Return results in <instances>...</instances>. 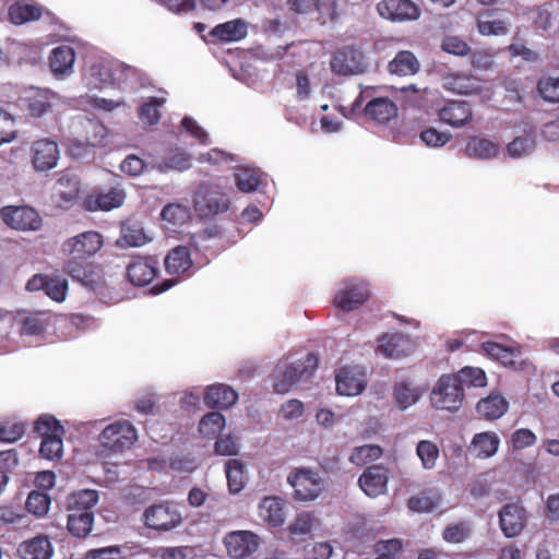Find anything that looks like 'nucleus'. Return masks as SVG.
Masks as SVG:
<instances>
[{
	"label": "nucleus",
	"instance_id": "36",
	"mask_svg": "<svg viewBox=\"0 0 559 559\" xmlns=\"http://www.w3.org/2000/svg\"><path fill=\"white\" fill-rule=\"evenodd\" d=\"M75 52L69 46H59L51 51L49 66L55 74H64L72 69Z\"/></svg>",
	"mask_w": 559,
	"mask_h": 559
},
{
	"label": "nucleus",
	"instance_id": "20",
	"mask_svg": "<svg viewBox=\"0 0 559 559\" xmlns=\"http://www.w3.org/2000/svg\"><path fill=\"white\" fill-rule=\"evenodd\" d=\"M441 122L452 128H462L473 120V109L464 100H448L438 112Z\"/></svg>",
	"mask_w": 559,
	"mask_h": 559
},
{
	"label": "nucleus",
	"instance_id": "27",
	"mask_svg": "<svg viewBox=\"0 0 559 559\" xmlns=\"http://www.w3.org/2000/svg\"><path fill=\"white\" fill-rule=\"evenodd\" d=\"M336 391L341 395L354 396L358 395L365 389V383L360 377L356 376L348 367L337 370L335 376Z\"/></svg>",
	"mask_w": 559,
	"mask_h": 559
},
{
	"label": "nucleus",
	"instance_id": "21",
	"mask_svg": "<svg viewBox=\"0 0 559 559\" xmlns=\"http://www.w3.org/2000/svg\"><path fill=\"white\" fill-rule=\"evenodd\" d=\"M157 261L152 257H139L127 265L128 281L134 286H146L157 275Z\"/></svg>",
	"mask_w": 559,
	"mask_h": 559
},
{
	"label": "nucleus",
	"instance_id": "12",
	"mask_svg": "<svg viewBox=\"0 0 559 559\" xmlns=\"http://www.w3.org/2000/svg\"><path fill=\"white\" fill-rule=\"evenodd\" d=\"M229 557L242 559L251 556L259 547V536L250 531H235L224 537Z\"/></svg>",
	"mask_w": 559,
	"mask_h": 559
},
{
	"label": "nucleus",
	"instance_id": "22",
	"mask_svg": "<svg viewBox=\"0 0 559 559\" xmlns=\"http://www.w3.org/2000/svg\"><path fill=\"white\" fill-rule=\"evenodd\" d=\"M397 111V106L389 97H376L369 100L364 108L367 118L381 124L395 118Z\"/></svg>",
	"mask_w": 559,
	"mask_h": 559
},
{
	"label": "nucleus",
	"instance_id": "41",
	"mask_svg": "<svg viewBox=\"0 0 559 559\" xmlns=\"http://www.w3.org/2000/svg\"><path fill=\"white\" fill-rule=\"evenodd\" d=\"M228 489L238 493L245 486V465L239 460H228L225 464Z\"/></svg>",
	"mask_w": 559,
	"mask_h": 559
},
{
	"label": "nucleus",
	"instance_id": "2",
	"mask_svg": "<svg viewBox=\"0 0 559 559\" xmlns=\"http://www.w3.org/2000/svg\"><path fill=\"white\" fill-rule=\"evenodd\" d=\"M34 432L41 438L39 453L47 460H60L63 454L64 428L50 415L40 416L34 425Z\"/></svg>",
	"mask_w": 559,
	"mask_h": 559
},
{
	"label": "nucleus",
	"instance_id": "24",
	"mask_svg": "<svg viewBox=\"0 0 559 559\" xmlns=\"http://www.w3.org/2000/svg\"><path fill=\"white\" fill-rule=\"evenodd\" d=\"M17 551L22 559H50L53 548L45 535H37L20 544Z\"/></svg>",
	"mask_w": 559,
	"mask_h": 559
},
{
	"label": "nucleus",
	"instance_id": "48",
	"mask_svg": "<svg viewBox=\"0 0 559 559\" xmlns=\"http://www.w3.org/2000/svg\"><path fill=\"white\" fill-rule=\"evenodd\" d=\"M449 84L450 88L459 94L473 95L480 91L479 81L474 76L455 75Z\"/></svg>",
	"mask_w": 559,
	"mask_h": 559
},
{
	"label": "nucleus",
	"instance_id": "10",
	"mask_svg": "<svg viewBox=\"0 0 559 559\" xmlns=\"http://www.w3.org/2000/svg\"><path fill=\"white\" fill-rule=\"evenodd\" d=\"M294 488V496L299 501L314 500L322 491L320 476L310 469H296L288 478Z\"/></svg>",
	"mask_w": 559,
	"mask_h": 559
},
{
	"label": "nucleus",
	"instance_id": "45",
	"mask_svg": "<svg viewBox=\"0 0 559 559\" xmlns=\"http://www.w3.org/2000/svg\"><path fill=\"white\" fill-rule=\"evenodd\" d=\"M383 454V450L377 444H365L356 447L350 453L349 461L358 466L366 465L380 459Z\"/></svg>",
	"mask_w": 559,
	"mask_h": 559
},
{
	"label": "nucleus",
	"instance_id": "46",
	"mask_svg": "<svg viewBox=\"0 0 559 559\" xmlns=\"http://www.w3.org/2000/svg\"><path fill=\"white\" fill-rule=\"evenodd\" d=\"M416 453L421 461L424 468L431 469L436 466L439 457V448L429 440H421L416 447Z\"/></svg>",
	"mask_w": 559,
	"mask_h": 559
},
{
	"label": "nucleus",
	"instance_id": "16",
	"mask_svg": "<svg viewBox=\"0 0 559 559\" xmlns=\"http://www.w3.org/2000/svg\"><path fill=\"white\" fill-rule=\"evenodd\" d=\"M32 165L37 171H47L57 166L59 148L56 141L40 139L32 144Z\"/></svg>",
	"mask_w": 559,
	"mask_h": 559
},
{
	"label": "nucleus",
	"instance_id": "44",
	"mask_svg": "<svg viewBox=\"0 0 559 559\" xmlns=\"http://www.w3.org/2000/svg\"><path fill=\"white\" fill-rule=\"evenodd\" d=\"M420 396L421 391L418 388L412 386L407 382H400L394 388L396 405L402 409L414 405Z\"/></svg>",
	"mask_w": 559,
	"mask_h": 559
},
{
	"label": "nucleus",
	"instance_id": "8",
	"mask_svg": "<svg viewBox=\"0 0 559 559\" xmlns=\"http://www.w3.org/2000/svg\"><path fill=\"white\" fill-rule=\"evenodd\" d=\"M136 439L135 428L127 420L108 425L99 435L102 445L114 452H122L126 449H130Z\"/></svg>",
	"mask_w": 559,
	"mask_h": 559
},
{
	"label": "nucleus",
	"instance_id": "38",
	"mask_svg": "<svg viewBox=\"0 0 559 559\" xmlns=\"http://www.w3.org/2000/svg\"><path fill=\"white\" fill-rule=\"evenodd\" d=\"M456 383L464 391L465 388H481L487 383L486 373L483 369L476 367H464L456 374H452Z\"/></svg>",
	"mask_w": 559,
	"mask_h": 559
},
{
	"label": "nucleus",
	"instance_id": "42",
	"mask_svg": "<svg viewBox=\"0 0 559 559\" xmlns=\"http://www.w3.org/2000/svg\"><path fill=\"white\" fill-rule=\"evenodd\" d=\"M481 349L490 358L501 362L503 366H513L515 350L511 347L503 346L497 342L481 343Z\"/></svg>",
	"mask_w": 559,
	"mask_h": 559
},
{
	"label": "nucleus",
	"instance_id": "3",
	"mask_svg": "<svg viewBox=\"0 0 559 559\" xmlns=\"http://www.w3.org/2000/svg\"><path fill=\"white\" fill-rule=\"evenodd\" d=\"M230 201L217 186L201 185L194 192L193 209L201 218H212L229 209Z\"/></svg>",
	"mask_w": 559,
	"mask_h": 559
},
{
	"label": "nucleus",
	"instance_id": "14",
	"mask_svg": "<svg viewBox=\"0 0 559 559\" xmlns=\"http://www.w3.org/2000/svg\"><path fill=\"white\" fill-rule=\"evenodd\" d=\"M377 341V352L390 359L405 357L414 349V344L411 337L399 332L384 333L379 336Z\"/></svg>",
	"mask_w": 559,
	"mask_h": 559
},
{
	"label": "nucleus",
	"instance_id": "50",
	"mask_svg": "<svg viewBox=\"0 0 559 559\" xmlns=\"http://www.w3.org/2000/svg\"><path fill=\"white\" fill-rule=\"evenodd\" d=\"M535 148V139L531 134L516 136L508 145V153L512 157H522Z\"/></svg>",
	"mask_w": 559,
	"mask_h": 559
},
{
	"label": "nucleus",
	"instance_id": "60",
	"mask_svg": "<svg viewBox=\"0 0 559 559\" xmlns=\"http://www.w3.org/2000/svg\"><path fill=\"white\" fill-rule=\"evenodd\" d=\"M420 140L430 147H441L451 140L449 132H441L435 128H427L419 134Z\"/></svg>",
	"mask_w": 559,
	"mask_h": 559
},
{
	"label": "nucleus",
	"instance_id": "51",
	"mask_svg": "<svg viewBox=\"0 0 559 559\" xmlns=\"http://www.w3.org/2000/svg\"><path fill=\"white\" fill-rule=\"evenodd\" d=\"M50 498L39 491H32L26 499V509L35 515H44L48 512Z\"/></svg>",
	"mask_w": 559,
	"mask_h": 559
},
{
	"label": "nucleus",
	"instance_id": "53",
	"mask_svg": "<svg viewBox=\"0 0 559 559\" xmlns=\"http://www.w3.org/2000/svg\"><path fill=\"white\" fill-rule=\"evenodd\" d=\"M191 167V157L183 152H174L166 156L160 163L162 169H173L178 171L187 170Z\"/></svg>",
	"mask_w": 559,
	"mask_h": 559
},
{
	"label": "nucleus",
	"instance_id": "30",
	"mask_svg": "<svg viewBox=\"0 0 559 559\" xmlns=\"http://www.w3.org/2000/svg\"><path fill=\"white\" fill-rule=\"evenodd\" d=\"M259 515L274 527L282 526L285 521L283 502L276 497H265L259 504Z\"/></svg>",
	"mask_w": 559,
	"mask_h": 559
},
{
	"label": "nucleus",
	"instance_id": "6",
	"mask_svg": "<svg viewBox=\"0 0 559 559\" xmlns=\"http://www.w3.org/2000/svg\"><path fill=\"white\" fill-rule=\"evenodd\" d=\"M143 523L147 528L168 532L182 522V516L177 507L170 502H160L150 506L142 515Z\"/></svg>",
	"mask_w": 559,
	"mask_h": 559
},
{
	"label": "nucleus",
	"instance_id": "58",
	"mask_svg": "<svg viewBox=\"0 0 559 559\" xmlns=\"http://www.w3.org/2000/svg\"><path fill=\"white\" fill-rule=\"evenodd\" d=\"M314 8L319 13L322 24L333 22L337 19V0H314Z\"/></svg>",
	"mask_w": 559,
	"mask_h": 559
},
{
	"label": "nucleus",
	"instance_id": "56",
	"mask_svg": "<svg viewBox=\"0 0 559 559\" xmlns=\"http://www.w3.org/2000/svg\"><path fill=\"white\" fill-rule=\"evenodd\" d=\"M313 524L314 518L308 512H302L297 515L287 530L292 536L307 535L311 533Z\"/></svg>",
	"mask_w": 559,
	"mask_h": 559
},
{
	"label": "nucleus",
	"instance_id": "35",
	"mask_svg": "<svg viewBox=\"0 0 559 559\" xmlns=\"http://www.w3.org/2000/svg\"><path fill=\"white\" fill-rule=\"evenodd\" d=\"M98 501V492L93 489H83L72 492L67 498V508L70 513L92 511Z\"/></svg>",
	"mask_w": 559,
	"mask_h": 559
},
{
	"label": "nucleus",
	"instance_id": "43",
	"mask_svg": "<svg viewBox=\"0 0 559 559\" xmlns=\"http://www.w3.org/2000/svg\"><path fill=\"white\" fill-rule=\"evenodd\" d=\"M225 427V417L218 412L204 415L199 424V432L209 439L218 436Z\"/></svg>",
	"mask_w": 559,
	"mask_h": 559
},
{
	"label": "nucleus",
	"instance_id": "49",
	"mask_svg": "<svg viewBox=\"0 0 559 559\" xmlns=\"http://www.w3.org/2000/svg\"><path fill=\"white\" fill-rule=\"evenodd\" d=\"M47 322L43 319V313H31L21 320V335H39L45 331Z\"/></svg>",
	"mask_w": 559,
	"mask_h": 559
},
{
	"label": "nucleus",
	"instance_id": "64",
	"mask_svg": "<svg viewBox=\"0 0 559 559\" xmlns=\"http://www.w3.org/2000/svg\"><path fill=\"white\" fill-rule=\"evenodd\" d=\"M85 559H123L121 547L109 546L88 550Z\"/></svg>",
	"mask_w": 559,
	"mask_h": 559
},
{
	"label": "nucleus",
	"instance_id": "62",
	"mask_svg": "<svg viewBox=\"0 0 559 559\" xmlns=\"http://www.w3.org/2000/svg\"><path fill=\"white\" fill-rule=\"evenodd\" d=\"M67 288L68 284L66 281L48 277L44 292L52 300L60 302L66 298Z\"/></svg>",
	"mask_w": 559,
	"mask_h": 559
},
{
	"label": "nucleus",
	"instance_id": "37",
	"mask_svg": "<svg viewBox=\"0 0 559 559\" xmlns=\"http://www.w3.org/2000/svg\"><path fill=\"white\" fill-rule=\"evenodd\" d=\"M94 513L84 511L81 513H70L68 516L67 528L75 537H86L93 527Z\"/></svg>",
	"mask_w": 559,
	"mask_h": 559
},
{
	"label": "nucleus",
	"instance_id": "25",
	"mask_svg": "<svg viewBox=\"0 0 559 559\" xmlns=\"http://www.w3.org/2000/svg\"><path fill=\"white\" fill-rule=\"evenodd\" d=\"M164 263L166 272L171 275H186L193 265L190 250L186 246L173 248L165 257Z\"/></svg>",
	"mask_w": 559,
	"mask_h": 559
},
{
	"label": "nucleus",
	"instance_id": "57",
	"mask_svg": "<svg viewBox=\"0 0 559 559\" xmlns=\"http://www.w3.org/2000/svg\"><path fill=\"white\" fill-rule=\"evenodd\" d=\"M441 48L443 51L459 57L467 56L471 52L468 44L459 36H445L442 39Z\"/></svg>",
	"mask_w": 559,
	"mask_h": 559
},
{
	"label": "nucleus",
	"instance_id": "23",
	"mask_svg": "<svg viewBox=\"0 0 559 559\" xmlns=\"http://www.w3.org/2000/svg\"><path fill=\"white\" fill-rule=\"evenodd\" d=\"M238 400L237 392L226 384H214L206 389L204 394V403L211 408L227 409Z\"/></svg>",
	"mask_w": 559,
	"mask_h": 559
},
{
	"label": "nucleus",
	"instance_id": "34",
	"mask_svg": "<svg viewBox=\"0 0 559 559\" xmlns=\"http://www.w3.org/2000/svg\"><path fill=\"white\" fill-rule=\"evenodd\" d=\"M499 146L486 138L472 136L467 141L465 153L468 157L490 159L497 156Z\"/></svg>",
	"mask_w": 559,
	"mask_h": 559
},
{
	"label": "nucleus",
	"instance_id": "18",
	"mask_svg": "<svg viewBox=\"0 0 559 559\" xmlns=\"http://www.w3.org/2000/svg\"><path fill=\"white\" fill-rule=\"evenodd\" d=\"M526 521V511L518 503H508L499 511L500 528L509 538L519 536L524 530Z\"/></svg>",
	"mask_w": 559,
	"mask_h": 559
},
{
	"label": "nucleus",
	"instance_id": "32",
	"mask_svg": "<svg viewBox=\"0 0 559 559\" xmlns=\"http://www.w3.org/2000/svg\"><path fill=\"white\" fill-rule=\"evenodd\" d=\"M211 35L224 43L238 41L247 36V26L243 21L237 19L216 25Z\"/></svg>",
	"mask_w": 559,
	"mask_h": 559
},
{
	"label": "nucleus",
	"instance_id": "1",
	"mask_svg": "<svg viewBox=\"0 0 559 559\" xmlns=\"http://www.w3.org/2000/svg\"><path fill=\"white\" fill-rule=\"evenodd\" d=\"M104 238L98 231L87 230L67 239L61 247L68 257L63 272L82 285L94 289L99 283L97 266L88 261L103 247Z\"/></svg>",
	"mask_w": 559,
	"mask_h": 559
},
{
	"label": "nucleus",
	"instance_id": "7",
	"mask_svg": "<svg viewBox=\"0 0 559 559\" xmlns=\"http://www.w3.org/2000/svg\"><path fill=\"white\" fill-rule=\"evenodd\" d=\"M370 298L369 285L365 281L347 280L333 298L335 308L342 311H353L361 307Z\"/></svg>",
	"mask_w": 559,
	"mask_h": 559
},
{
	"label": "nucleus",
	"instance_id": "47",
	"mask_svg": "<svg viewBox=\"0 0 559 559\" xmlns=\"http://www.w3.org/2000/svg\"><path fill=\"white\" fill-rule=\"evenodd\" d=\"M471 532L472 528L467 522H456L445 526L442 537L448 543L460 544L469 537Z\"/></svg>",
	"mask_w": 559,
	"mask_h": 559
},
{
	"label": "nucleus",
	"instance_id": "11",
	"mask_svg": "<svg viewBox=\"0 0 559 559\" xmlns=\"http://www.w3.org/2000/svg\"><path fill=\"white\" fill-rule=\"evenodd\" d=\"M81 190L78 176L70 170L59 173L52 188V200L62 209H69L76 201Z\"/></svg>",
	"mask_w": 559,
	"mask_h": 559
},
{
	"label": "nucleus",
	"instance_id": "9",
	"mask_svg": "<svg viewBox=\"0 0 559 559\" xmlns=\"http://www.w3.org/2000/svg\"><path fill=\"white\" fill-rule=\"evenodd\" d=\"M0 217L16 230H38L43 224L40 215L31 206H4L0 210Z\"/></svg>",
	"mask_w": 559,
	"mask_h": 559
},
{
	"label": "nucleus",
	"instance_id": "5",
	"mask_svg": "<svg viewBox=\"0 0 559 559\" xmlns=\"http://www.w3.org/2000/svg\"><path fill=\"white\" fill-rule=\"evenodd\" d=\"M431 403L437 409L457 412L463 403L464 391L451 374L442 376L431 392Z\"/></svg>",
	"mask_w": 559,
	"mask_h": 559
},
{
	"label": "nucleus",
	"instance_id": "39",
	"mask_svg": "<svg viewBox=\"0 0 559 559\" xmlns=\"http://www.w3.org/2000/svg\"><path fill=\"white\" fill-rule=\"evenodd\" d=\"M238 190L245 193L255 191L262 182V174L255 168H239L235 174Z\"/></svg>",
	"mask_w": 559,
	"mask_h": 559
},
{
	"label": "nucleus",
	"instance_id": "61",
	"mask_svg": "<svg viewBox=\"0 0 559 559\" xmlns=\"http://www.w3.org/2000/svg\"><path fill=\"white\" fill-rule=\"evenodd\" d=\"M477 29L483 36L490 35H504L509 32V27L504 21L496 20V21H483L479 20L477 22Z\"/></svg>",
	"mask_w": 559,
	"mask_h": 559
},
{
	"label": "nucleus",
	"instance_id": "13",
	"mask_svg": "<svg viewBox=\"0 0 559 559\" xmlns=\"http://www.w3.org/2000/svg\"><path fill=\"white\" fill-rule=\"evenodd\" d=\"M124 191L121 188L112 187L107 192L93 191L88 193L83 199L82 206L88 212H108L121 206L124 202Z\"/></svg>",
	"mask_w": 559,
	"mask_h": 559
},
{
	"label": "nucleus",
	"instance_id": "63",
	"mask_svg": "<svg viewBox=\"0 0 559 559\" xmlns=\"http://www.w3.org/2000/svg\"><path fill=\"white\" fill-rule=\"evenodd\" d=\"M536 442V436L530 429L521 428L515 430L511 437V443L514 450H522L533 445Z\"/></svg>",
	"mask_w": 559,
	"mask_h": 559
},
{
	"label": "nucleus",
	"instance_id": "55",
	"mask_svg": "<svg viewBox=\"0 0 559 559\" xmlns=\"http://www.w3.org/2000/svg\"><path fill=\"white\" fill-rule=\"evenodd\" d=\"M15 121L13 116L3 108H0V145L15 139Z\"/></svg>",
	"mask_w": 559,
	"mask_h": 559
},
{
	"label": "nucleus",
	"instance_id": "28",
	"mask_svg": "<svg viewBox=\"0 0 559 559\" xmlns=\"http://www.w3.org/2000/svg\"><path fill=\"white\" fill-rule=\"evenodd\" d=\"M500 444V439L497 433L486 431L476 433L473 437L469 451L477 457L487 459L496 454Z\"/></svg>",
	"mask_w": 559,
	"mask_h": 559
},
{
	"label": "nucleus",
	"instance_id": "33",
	"mask_svg": "<svg viewBox=\"0 0 559 559\" xmlns=\"http://www.w3.org/2000/svg\"><path fill=\"white\" fill-rule=\"evenodd\" d=\"M53 94L48 90H32L26 97L27 110L34 118H39L51 110Z\"/></svg>",
	"mask_w": 559,
	"mask_h": 559
},
{
	"label": "nucleus",
	"instance_id": "40",
	"mask_svg": "<svg viewBox=\"0 0 559 559\" xmlns=\"http://www.w3.org/2000/svg\"><path fill=\"white\" fill-rule=\"evenodd\" d=\"M41 16V9L34 4L14 3L9 8V19L15 25L36 21Z\"/></svg>",
	"mask_w": 559,
	"mask_h": 559
},
{
	"label": "nucleus",
	"instance_id": "52",
	"mask_svg": "<svg viewBox=\"0 0 559 559\" xmlns=\"http://www.w3.org/2000/svg\"><path fill=\"white\" fill-rule=\"evenodd\" d=\"M537 90L539 95L547 102H559V78H543L539 80Z\"/></svg>",
	"mask_w": 559,
	"mask_h": 559
},
{
	"label": "nucleus",
	"instance_id": "26",
	"mask_svg": "<svg viewBox=\"0 0 559 559\" xmlns=\"http://www.w3.org/2000/svg\"><path fill=\"white\" fill-rule=\"evenodd\" d=\"M509 403L500 394H490L481 399L476 405L478 415L486 420L500 418L507 413Z\"/></svg>",
	"mask_w": 559,
	"mask_h": 559
},
{
	"label": "nucleus",
	"instance_id": "31",
	"mask_svg": "<svg viewBox=\"0 0 559 559\" xmlns=\"http://www.w3.org/2000/svg\"><path fill=\"white\" fill-rule=\"evenodd\" d=\"M420 69V63L416 56L409 50H402L388 64V70L392 74L402 76L413 75Z\"/></svg>",
	"mask_w": 559,
	"mask_h": 559
},
{
	"label": "nucleus",
	"instance_id": "59",
	"mask_svg": "<svg viewBox=\"0 0 559 559\" xmlns=\"http://www.w3.org/2000/svg\"><path fill=\"white\" fill-rule=\"evenodd\" d=\"M160 216L173 225H180L186 222L189 215L187 209L181 204L170 203L162 210Z\"/></svg>",
	"mask_w": 559,
	"mask_h": 559
},
{
	"label": "nucleus",
	"instance_id": "17",
	"mask_svg": "<svg viewBox=\"0 0 559 559\" xmlns=\"http://www.w3.org/2000/svg\"><path fill=\"white\" fill-rule=\"evenodd\" d=\"M389 469L382 465L367 467L358 479L359 487L369 497L376 498L388 490Z\"/></svg>",
	"mask_w": 559,
	"mask_h": 559
},
{
	"label": "nucleus",
	"instance_id": "19",
	"mask_svg": "<svg viewBox=\"0 0 559 559\" xmlns=\"http://www.w3.org/2000/svg\"><path fill=\"white\" fill-rule=\"evenodd\" d=\"M364 57L354 48L336 51L331 60V70L340 75H355L364 72Z\"/></svg>",
	"mask_w": 559,
	"mask_h": 559
},
{
	"label": "nucleus",
	"instance_id": "15",
	"mask_svg": "<svg viewBox=\"0 0 559 559\" xmlns=\"http://www.w3.org/2000/svg\"><path fill=\"white\" fill-rule=\"evenodd\" d=\"M377 10L382 17L393 22L414 21L420 14L418 7L411 0H382Z\"/></svg>",
	"mask_w": 559,
	"mask_h": 559
},
{
	"label": "nucleus",
	"instance_id": "29",
	"mask_svg": "<svg viewBox=\"0 0 559 559\" xmlns=\"http://www.w3.org/2000/svg\"><path fill=\"white\" fill-rule=\"evenodd\" d=\"M441 502V495L436 488H427L407 500L409 510L418 513L433 511Z\"/></svg>",
	"mask_w": 559,
	"mask_h": 559
},
{
	"label": "nucleus",
	"instance_id": "54",
	"mask_svg": "<svg viewBox=\"0 0 559 559\" xmlns=\"http://www.w3.org/2000/svg\"><path fill=\"white\" fill-rule=\"evenodd\" d=\"M163 98H152L143 104L139 109V116L148 124H156L160 119L159 107L164 104Z\"/></svg>",
	"mask_w": 559,
	"mask_h": 559
},
{
	"label": "nucleus",
	"instance_id": "4",
	"mask_svg": "<svg viewBox=\"0 0 559 559\" xmlns=\"http://www.w3.org/2000/svg\"><path fill=\"white\" fill-rule=\"evenodd\" d=\"M318 357L309 353L304 359L285 367L280 370L274 379V391L280 394L287 393L290 388L299 381L308 380L318 368Z\"/></svg>",
	"mask_w": 559,
	"mask_h": 559
}]
</instances>
